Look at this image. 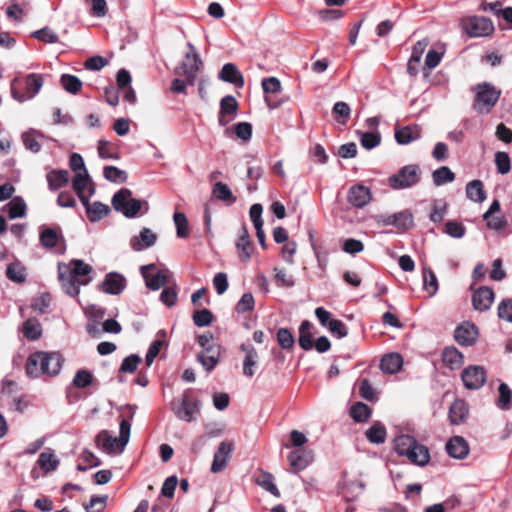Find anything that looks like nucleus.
Returning <instances> with one entry per match:
<instances>
[{
    "label": "nucleus",
    "instance_id": "nucleus-1",
    "mask_svg": "<svg viewBox=\"0 0 512 512\" xmlns=\"http://www.w3.org/2000/svg\"><path fill=\"white\" fill-rule=\"evenodd\" d=\"M63 363L64 357L59 352L36 351L28 356L25 372L29 378L53 377L60 373Z\"/></svg>",
    "mask_w": 512,
    "mask_h": 512
},
{
    "label": "nucleus",
    "instance_id": "nucleus-20",
    "mask_svg": "<svg viewBox=\"0 0 512 512\" xmlns=\"http://www.w3.org/2000/svg\"><path fill=\"white\" fill-rule=\"evenodd\" d=\"M126 278L117 272L106 274L101 287L102 290L110 295H119L126 287Z\"/></svg>",
    "mask_w": 512,
    "mask_h": 512
},
{
    "label": "nucleus",
    "instance_id": "nucleus-50",
    "mask_svg": "<svg viewBox=\"0 0 512 512\" xmlns=\"http://www.w3.org/2000/svg\"><path fill=\"white\" fill-rule=\"evenodd\" d=\"M499 397L497 406L501 410H509L512 402V390L506 383H501L498 387Z\"/></svg>",
    "mask_w": 512,
    "mask_h": 512
},
{
    "label": "nucleus",
    "instance_id": "nucleus-15",
    "mask_svg": "<svg viewBox=\"0 0 512 512\" xmlns=\"http://www.w3.org/2000/svg\"><path fill=\"white\" fill-rule=\"evenodd\" d=\"M72 187L81 202L82 199L90 198L95 193V187L88 172L75 174L72 181Z\"/></svg>",
    "mask_w": 512,
    "mask_h": 512
},
{
    "label": "nucleus",
    "instance_id": "nucleus-3",
    "mask_svg": "<svg viewBox=\"0 0 512 512\" xmlns=\"http://www.w3.org/2000/svg\"><path fill=\"white\" fill-rule=\"evenodd\" d=\"M115 211L123 214L126 218H136L142 211L146 214L149 210L147 201L138 200L133 197L132 191L128 188H121L111 200Z\"/></svg>",
    "mask_w": 512,
    "mask_h": 512
},
{
    "label": "nucleus",
    "instance_id": "nucleus-42",
    "mask_svg": "<svg viewBox=\"0 0 512 512\" xmlns=\"http://www.w3.org/2000/svg\"><path fill=\"white\" fill-rule=\"evenodd\" d=\"M6 277L15 283H23L26 280V269L19 262L10 263L6 269Z\"/></svg>",
    "mask_w": 512,
    "mask_h": 512
},
{
    "label": "nucleus",
    "instance_id": "nucleus-34",
    "mask_svg": "<svg viewBox=\"0 0 512 512\" xmlns=\"http://www.w3.org/2000/svg\"><path fill=\"white\" fill-rule=\"evenodd\" d=\"M463 360V354L455 347H446L442 352V361L451 370L460 368Z\"/></svg>",
    "mask_w": 512,
    "mask_h": 512
},
{
    "label": "nucleus",
    "instance_id": "nucleus-27",
    "mask_svg": "<svg viewBox=\"0 0 512 512\" xmlns=\"http://www.w3.org/2000/svg\"><path fill=\"white\" fill-rule=\"evenodd\" d=\"M157 235L149 228H143L139 236H134L130 240V246L134 251H143L155 244Z\"/></svg>",
    "mask_w": 512,
    "mask_h": 512
},
{
    "label": "nucleus",
    "instance_id": "nucleus-26",
    "mask_svg": "<svg viewBox=\"0 0 512 512\" xmlns=\"http://www.w3.org/2000/svg\"><path fill=\"white\" fill-rule=\"evenodd\" d=\"M89 199H82L81 203L85 207L86 215L90 222L100 221L109 214L110 208L108 205L99 201L90 203Z\"/></svg>",
    "mask_w": 512,
    "mask_h": 512
},
{
    "label": "nucleus",
    "instance_id": "nucleus-63",
    "mask_svg": "<svg viewBox=\"0 0 512 512\" xmlns=\"http://www.w3.org/2000/svg\"><path fill=\"white\" fill-rule=\"evenodd\" d=\"M498 317L512 323V299H504L499 303Z\"/></svg>",
    "mask_w": 512,
    "mask_h": 512
},
{
    "label": "nucleus",
    "instance_id": "nucleus-46",
    "mask_svg": "<svg viewBox=\"0 0 512 512\" xmlns=\"http://www.w3.org/2000/svg\"><path fill=\"white\" fill-rule=\"evenodd\" d=\"M60 83L66 92L73 95L78 94L83 85L82 81L77 76L71 74H62Z\"/></svg>",
    "mask_w": 512,
    "mask_h": 512
},
{
    "label": "nucleus",
    "instance_id": "nucleus-41",
    "mask_svg": "<svg viewBox=\"0 0 512 512\" xmlns=\"http://www.w3.org/2000/svg\"><path fill=\"white\" fill-rule=\"evenodd\" d=\"M37 463L45 473H50L57 469L59 460L56 458L53 451H49L42 452L38 457Z\"/></svg>",
    "mask_w": 512,
    "mask_h": 512
},
{
    "label": "nucleus",
    "instance_id": "nucleus-36",
    "mask_svg": "<svg viewBox=\"0 0 512 512\" xmlns=\"http://www.w3.org/2000/svg\"><path fill=\"white\" fill-rule=\"evenodd\" d=\"M468 415V408L464 401L455 400L449 409V419L454 425L464 422Z\"/></svg>",
    "mask_w": 512,
    "mask_h": 512
},
{
    "label": "nucleus",
    "instance_id": "nucleus-64",
    "mask_svg": "<svg viewBox=\"0 0 512 512\" xmlns=\"http://www.w3.org/2000/svg\"><path fill=\"white\" fill-rule=\"evenodd\" d=\"M107 496L93 495L90 499V503L85 506L87 512H101L107 503Z\"/></svg>",
    "mask_w": 512,
    "mask_h": 512
},
{
    "label": "nucleus",
    "instance_id": "nucleus-8",
    "mask_svg": "<svg viewBox=\"0 0 512 512\" xmlns=\"http://www.w3.org/2000/svg\"><path fill=\"white\" fill-rule=\"evenodd\" d=\"M187 47L190 51L185 54L184 61L176 68V73L180 76H185L187 84L193 86L196 82L197 74L203 66V62L193 44L188 42Z\"/></svg>",
    "mask_w": 512,
    "mask_h": 512
},
{
    "label": "nucleus",
    "instance_id": "nucleus-33",
    "mask_svg": "<svg viewBox=\"0 0 512 512\" xmlns=\"http://www.w3.org/2000/svg\"><path fill=\"white\" fill-rule=\"evenodd\" d=\"M365 436L367 440L372 444H383L386 441L387 430L385 425L380 421H375L366 430Z\"/></svg>",
    "mask_w": 512,
    "mask_h": 512
},
{
    "label": "nucleus",
    "instance_id": "nucleus-47",
    "mask_svg": "<svg viewBox=\"0 0 512 512\" xmlns=\"http://www.w3.org/2000/svg\"><path fill=\"white\" fill-rule=\"evenodd\" d=\"M62 267L66 268L67 272H70L76 279H79L80 276H86L92 271L90 265L79 259L71 260L68 265H62Z\"/></svg>",
    "mask_w": 512,
    "mask_h": 512
},
{
    "label": "nucleus",
    "instance_id": "nucleus-21",
    "mask_svg": "<svg viewBox=\"0 0 512 512\" xmlns=\"http://www.w3.org/2000/svg\"><path fill=\"white\" fill-rule=\"evenodd\" d=\"M155 264H149L141 267V274L145 280L146 287L150 290H158L167 283V276L162 271L151 274L155 270Z\"/></svg>",
    "mask_w": 512,
    "mask_h": 512
},
{
    "label": "nucleus",
    "instance_id": "nucleus-12",
    "mask_svg": "<svg viewBox=\"0 0 512 512\" xmlns=\"http://www.w3.org/2000/svg\"><path fill=\"white\" fill-rule=\"evenodd\" d=\"M199 401L191 399L188 393H185L182 397L181 405L174 409V413L182 421L192 422L196 420V414L199 413Z\"/></svg>",
    "mask_w": 512,
    "mask_h": 512
},
{
    "label": "nucleus",
    "instance_id": "nucleus-61",
    "mask_svg": "<svg viewBox=\"0 0 512 512\" xmlns=\"http://www.w3.org/2000/svg\"><path fill=\"white\" fill-rule=\"evenodd\" d=\"M446 210L447 204L445 202L435 201L429 215L430 220L434 223L441 222L446 215Z\"/></svg>",
    "mask_w": 512,
    "mask_h": 512
},
{
    "label": "nucleus",
    "instance_id": "nucleus-49",
    "mask_svg": "<svg viewBox=\"0 0 512 512\" xmlns=\"http://www.w3.org/2000/svg\"><path fill=\"white\" fill-rule=\"evenodd\" d=\"M423 288L430 296H434L438 291L437 277L429 267L423 268Z\"/></svg>",
    "mask_w": 512,
    "mask_h": 512
},
{
    "label": "nucleus",
    "instance_id": "nucleus-16",
    "mask_svg": "<svg viewBox=\"0 0 512 512\" xmlns=\"http://www.w3.org/2000/svg\"><path fill=\"white\" fill-rule=\"evenodd\" d=\"M381 222L384 225H392L399 230H408L414 225L413 215L409 210L381 216Z\"/></svg>",
    "mask_w": 512,
    "mask_h": 512
},
{
    "label": "nucleus",
    "instance_id": "nucleus-4",
    "mask_svg": "<svg viewBox=\"0 0 512 512\" xmlns=\"http://www.w3.org/2000/svg\"><path fill=\"white\" fill-rule=\"evenodd\" d=\"M131 423L128 419H123L119 425V437L112 436L109 431H100L96 438L95 443L99 449H102L108 454H112L117 450L122 453L124 447L128 444L130 439Z\"/></svg>",
    "mask_w": 512,
    "mask_h": 512
},
{
    "label": "nucleus",
    "instance_id": "nucleus-10",
    "mask_svg": "<svg viewBox=\"0 0 512 512\" xmlns=\"http://www.w3.org/2000/svg\"><path fill=\"white\" fill-rule=\"evenodd\" d=\"M461 379L467 389L477 390L485 384L487 373L484 367L479 365H471L462 371Z\"/></svg>",
    "mask_w": 512,
    "mask_h": 512
},
{
    "label": "nucleus",
    "instance_id": "nucleus-32",
    "mask_svg": "<svg viewBox=\"0 0 512 512\" xmlns=\"http://www.w3.org/2000/svg\"><path fill=\"white\" fill-rule=\"evenodd\" d=\"M403 365V358L399 353H388L380 361V368L384 373H397Z\"/></svg>",
    "mask_w": 512,
    "mask_h": 512
},
{
    "label": "nucleus",
    "instance_id": "nucleus-38",
    "mask_svg": "<svg viewBox=\"0 0 512 512\" xmlns=\"http://www.w3.org/2000/svg\"><path fill=\"white\" fill-rule=\"evenodd\" d=\"M43 137V134L33 129L24 132L21 136L25 148L33 153H38L41 150L39 139Z\"/></svg>",
    "mask_w": 512,
    "mask_h": 512
},
{
    "label": "nucleus",
    "instance_id": "nucleus-51",
    "mask_svg": "<svg viewBox=\"0 0 512 512\" xmlns=\"http://www.w3.org/2000/svg\"><path fill=\"white\" fill-rule=\"evenodd\" d=\"M381 143V135L376 131L360 133V144L363 148L371 150Z\"/></svg>",
    "mask_w": 512,
    "mask_h": 512
},
{
    "label": "nucleus",
    "instance_id": "nucleus-40",
    "mask_svg": "<svg viewBox=\"0 0 512 512\" xmlns=\"http://www.w3.org/2000/svg\"><path fill=\"white\" fill-rule=\"evenodd\" d=\"M432 180L435 186H442L455 180V173L448 166H441L432 172Z\"/></svg>",
    "mask_w": 512,
    "mask_h": 512
},
{
    "label": "nucleus",
    "instance_id": "nucleus-6",
    "mask_svg": "<svg viewBox=\"0 0 512 512\" xmlns=\"http://www.w3.org/2000/svg\"><path fill=\"white\" fill-rule=\"evenodd\" d=\"M43 83V76L37 73H30L23 79L14 78L11 82V95L18 102H25L39 93Z\"/></svg>",
    "mask_w": 512,
    "mask_h": 512
},
{
    "label": "nucleus",
    "instance_id": "nucleus-28",
    "mask_svg": "<svg viewBox=\"0 0 512 512\" xmlns=\"http://www.w3.org/2000/svg\"><path fill=\"white\" fill-rule=\"evenodd\" d=\"M240 350L245 352L243 359V374L252 377L255 374L254 368L258 363V353L251 344H241Z\"/></svg>",
    "mask_w": 512,
    "mask_h": 512
},
{
    "label": "nucleus",
    "instance_id": "nucleus-35",
    "mask_svg": "<svg viewBox=\"0 0 512 512\" xmlns=\"http://www.w3.org/2000/svg\"><path fill=\"white\" fill-rule=\"evenodd\" d=\"M61 237V229L51 228V227H43L40 231V243L46 249H52L56 247L59 238Z\"/></svg>",
    "mask_w": 512,
    "mask_h": 512
},
{
    "label": "nucleus",
    "instance_id": "nucleus-43",
    "mask_svg": "<svg viewBox=\"0 0 512 512\" xmlns=\"http://www.w3.org/2000/svg\"><path fill=\"white\" fill-rule=\"evenodd\" d=\"M103 176L107 181L117 184L125 183L128 179V174L126 171L112 165L104 167Z\"/></svg>",
    "mask_w": 512,
    "mask_h": 512
},
{
    "label": "nucleus",
    "instance_id": "nucleus-17",
    "mask_svg": "<svg viewBox=\"0 0 512 512\" xmlns=\"http://www.w3.org/2000/svg\"><path fill=\"white\" fill-rule=\"evenodd\" d=\"M494 298V291L487 286H482L478 288L473 294V307L479 312H485L490 309L494 302Z\"/></svg>",
    "mask_w": 512,
    "mask_h": 512
},
{
    "label": "nucleus",
    "instance_id": "nucleus-58",
    "mask_svg": "<svg viewBox=\"0 0 512 512\" xmlns=\"http://www.w3.org/2000/svg\"><path fill=\"white\" fill-rule=\"evenodd\" d=\"M275 271V283L278 287H292L295 285L293 276L288 274L284 269L274 268Z\"/></svg>",
    "mask_w": 512,
    "mask_h": 512
},
{
    "label": "nucleus",
    "instance_id": "nucleus-39",
    "mask_svg": "<svg viewBox=\"0 0 512 512\" xmlns=\"http://www.w3.org/2000/svg\"><path fill=\"white\" fill-rule=\"evenodd\" d=\"M212 195L223 202L233 204L236 197L233 195L229 186L223 182H216L212 188Z\"/></svg>",
    "mask_w": 512,
    "mask_h": 512
},
{
    "label": "nucleus",
    "instance_id": "nucleus-7",
    "mask_svg": "<svg viewBox=\"0 0 512 512\" xmlns=\"http://www.w3.org/2000/svg\"><path fill=\"white\" fill-rule=\"evenodd\" d=\"M421 175L422 171L418 164L405 165L387 178V184L393 190L408 189L420 182Z\"/></svg>",
    "mask_w": 512,
    "mask_h": 512
},
{
    "label": "nucleus",
    "instance_id": "nucleus-24",
    "mask_svg": "<svg viewBox=\"0 0 512 512\" xmlns=\"http://www.w3.org/2000/svg\"><path fill=\"white\" fill-rule=\"evenodd\" d=\"M448 455L455 459H464L469 454V444L462 436L451 437L445 446Z\"/></svg>",
    "mask_w": 512,
    "mask_h": 512
},
{
    "label": "nucleus",
    "instance_id": "nucleus-59",
    "mask_svg": "<svg viewBox=\"0 0 512 512\" xmlns=\"http://www.w3.org/2000/svg\"><path fill=\"white\" fill-rule=\"evenodd\" d=\"M32 37L49 44L58 42V35L49 27L34 31Z\"/></svg>",
    "mask_w": 512,
    "mask_h": 512
},
{
    "label": "nucleus",
    "instance_id": "nucleus-53",
    "mask_svg": "<svg viewBox=\"0 0 512 512\" xmlns=\"http://www.w3.org/2000/svg\"><path fill=\"white\" fill-rule=\"evenodd\" d=\"M276 339L282 349L290 350L294 347V336L287 328L278 329Z\"/></svg>",
    "mask_w": 512,
    "mask_h": 512
},
{
    "label": "nucleus",
    "instance_id": "nucleus-57",
    "mask_svg": "<svg viewBox=\"0 0 512 512\" xmlns=\"http://www.w3.org/2000/svg\"><path fill=\"white\" fill-rule=\"evenodd\" d=\"M359 394L367 401L373 402L377 400L376 392L370 381L366 378L359 381Z\"/></svg>",
    "mask_w": 512,
    "mask_h": 512
},
{
    "label": "nucleus",
    "instance_id": "nucleus-31",
    "mask_svg": "<svg viewBox=\"0 0 512 512\" xmlns=\"http://www.w3.org/2000/svg\"><path fill=\"white\" fill-rule=\"evenodd\" d=\"M46 180L49 190L56 191L68 183L69 172L65 169H51L46 174Z\"/></svg>",
    "mask_w": 512,
    "mask_h": 512
},
{
    "label": "nucleus",
    "instance_id": "nucleus-9",
    "mask_svg": "<svg viewBox=\"0 0 512 512\" xmlns=\"http://www.w3.org/2000/svg\"><path fill=\"white\" fill-rule=\"evenodd\" d=\"M463 29L470 37H482L494 30L492 21L483 16H472L463 21Z\"/></svg>",
    "mask_w": 512,
    "mask_h": 512
},
{
    "label": "nucleus",
    "instance_id": "nucleus-55",
    "mask_svg": "<svg viewBox=\"0 0 512 512\" xmlns=\"http://www.w3.org/2000/svg\"><path fill=\"white\" fill-rule=\"evenodd\" d=\"M192 318L197 327H206L212 323L213 314L209 309L204 308L194 311Z\"/></svg>",
    "mask_w": 512,
    "mask_h": 512
},
{
    "label": "nucleus",
    "instance_id": "nucleus-56",
    "mask_svg": "<svg viewBox=\"0 0 512 512\" xmlns=\"http://www.w3.org/2000/svg\"><path fill=\"white\" fill-rule=\"evenodd\" d=\"M174 224L176 226V234L179 238H185L188 235V220L184 213L175 212L173 215Z\"/></svg>",
    "mask_w": 512,
    "mask_h": 512
},
{
    "label": "nucleus",
    "instance_id": "nucleus-19",
    "mask_svg": "<svg viewBox=\"0 0 512 512\" xmlns=\"http://www.w3.org/2000/svg\"><path fill=\"white\" fill-rule=\"evenodd\" d=\"M233 450L232 443L227 441H222L213 457V462L211 465L212 473H219L223 471L227 465V462L230 458L231 452Z\"/></svg>",
    "mask_w": 512,
    "mask_h": 512
},
{
    "label": "nucleus",
    "instance_id": "nucleus-5",
    "mask_svg": "<svg viewBox=\"0 0 512 512\" xmlns=\"http://www.w3.org/2000/svg\"><path fill=\"white\" fill-rule=\"evenodd\" d=\"M474 92L473 109L478 114H488L497 104L501 90L489 82H481L471 88Z\"/></svg>",
    "mask_w": 512,
    "mask_h": 512
},
{
    "label": "nucleus",
    "instance_id": "nucleus-37",
    "mask_svg": "<svg viewBox=\"0 0 512 512\" xmlns=\"http://www.w3.org/2000/svg\"><path fill=\"white\" fill-rule=\"evenodd\" d=\"M466 196L469 200L482 203L486 199V193L481 180L475 179L467 183Z\"/></svg>",
    "mask_w": 512,
    "mask_h": 512
},
{
    "label": "nucleus",
    "instance_id": "nucleus-2",
    "mask_svg": "<svg viewBox=\"0 0 512 512\" xmlns=\"http://www.w3.org/2000/svg\"><path fill=\"white\" fill-rule=\"evenodd\" d=\"M394 450L400 456H406L411 463L425 466L430 460L427 447L418 444L410 435L401 434L394 439Z\"/></svg>",
    "mask_w": 512,
    "mask_h": 512
},
{
    "label": "nucleus",
    "instance_id": "nucleus-29",
    "mask_svg": "<svg viewBox=\"0 0 512 512\" xmlns=\"http://www.w3.org/2000/svg\"><path fill=\"white\" fill-rule=\"evenodd\" d=\"M421 129L415 126H404L395 129V140L399 145H407L420 139Z\"/></svg>",
    "mask_w": 512,
    "mask_h": 512
},
{
    "label": "nucleus",
    "instance_id": "nucleus-25",
    "mask_svg": "<svg viewBox=\"0 0 512 512\" xmlns=\"http://www.w3.org/2000/svg\"><path fill=\"white\" fill-rule=\"evenodd\" d=\"M236 248L239 254V258L242 262L250 261L252 256L253 244L249 236L247 227L245 225H242L239 231V237L236 242Z\"/></svg>",
    "mask_w": 512,
    "mask_h": 512
},
{
    "label": "nucleus",
    "instance_id": "nucleus-14",
    "mask_svg": "<svg viewBox=\"0 0 512 512\" xmlns=\"http://www.w3.org/2000/svg\"><path fill=\"white\" fill-rule=\"evenodd\" d=\"M478 337V328L474 323L464 322L456 327L454 331V338L461 346L473 345Z\"/></svg>",
    "mask_w": 512,
    "mask_h": 512
},
{
    "label": "nucleus",
    "instance_id": "nucleus-30",
    "mask_svg": "<svg viewBox=\"0 0 512 512\" xmlns=\"http://www.w3.org/2000/svg\"><path fill=\"white\" fill-rule=\"evenodd\" d=\"M219 78L222 81L234 84L237 87H242L244 85L243 76L236 65L233 63H226L222 67L219 73Z\"/></svg>",
    "mask_w": 512,
    "mask_h": 512
},
{
    "label": "nucleus",
    "instance_id": "nucleus-13",
    "mask_svg": "<svg viewBox=\"0 0 512 512\" xmlns=\"http://www.w3.org/2000/svg\"><path fill=\"white\" fill-rule=\"evenodd\" d=\"M372 193L370 188L363 184L352 185L347 194V201L355 208H363L370 203Z\"/></svg>",
    "mask_w": 512,
    "mask_h": 512
},
{
    "label": "nucleus",
    "instance_id": "nucleus-44",
    "mask_svg": "<svg viewBox=\"0 0 512 512\" xmlns=\"http://www.w3.org/2000/svg\"><path fill=\"white\" fill-rule=\"evenodd\" d=\"M371 414V408L363 402H357L350 408V416L353 418L355 422L358 423L367 421L370 418Z\"/></svg>",
    "mask_w": 512,
    "mask_h": 512
},
{
    "label": "nucleus",
    "instance_id": "nucleus-23",
    "mask_svg": "<svg viewBox=\"0 0 512 512\" xmlns=\"http://www.w3.org/2000/svg\"><path fill=\"white\" fill-rule=\"evenodd\" d=\"M289 464L294 473L304 470L312 461L313 453L302 448L295 449L288 456Z\"/></svg>",
    "mask_w": 512,
    "mask_h": 512
},
{
    "label": "nucleus",
    "instance_id": "nucleus-62",
    "mask_svg": "<svg viewBox=\"0 0 512 512\" xmlns=\"http://www.w3.org/2000/svg\"><path fill=\"white\" fill-rule=\"evenodd\" d=\"M332 113L341 118L340 122L346 124L351 115V109L346 102H336L332 108Z\"/></svg>",
    "mask_w": 512,
    "mask_h": 512
},
{
    "label": "nucleus",
    "instance_id": "nucleus-52",
    "mask_svg": "<svg viewBox=\"0 0 512 512\" xmlns=\"http://www.w3.org/2000/svg\"><path fill=\"white\" fill-rule=\"evenodd\" d=\"M93 375L87 369L78 370L72 380V385L76 388H86L92 384Z\"/></svg>",
    "mask_w": 512,
    "mask_h": 512
},
{
    "label": "nucleus",
    "instance_id": "nucleus-60",
    "mask_svg": "<svg viewBox=\"0 0 512 512\" xmlns=\"http://www.w3.org/2000/svg\"><path fill=\"white\" fill-rule=\"evenodd\" d=\"M495 164L500 174H507L511 169L510 157L506 152H497L495 154Z\"/></svg>",
    "mask_w": 512,
    "mask_h": 512
},
{
    "label": "nucleus",
    "instance_id": "nucleus-45",
    "mask_svg": "<svg viewBox=\"0 0 512 512\" xmlns=\"http://www.w3.org/2000/svg\"><path fill=\"white\" fill-rule=\"evenodd\" d=\"M10 219L21 218L26 214V203L21 197H15L5 205Z\"/></svg>",
    "mask_w": 512,
    "mask_h": 512
},
{
    "label": "nucleus",
    "instance_id": "nucleus-22",
    "mask_svg": "<svg viewBox=\"0 0 512 512\" xmlns=\"http://www.w3.org/2000/svg\"><path fill=\"white\" fill-rule=\"evenodd\" d=\"M237 110L238 103L232 95L223 97L220 101L219 125L226 126L235 117Z\"/></svg>",
    "mask_w": 512,
    "mask_h": 512
},
{
    "label": "nucleus",
    "instance_id": "nucleus-11",
    "mask_svg": "<svg viewBox=\"0 0 512 512\" xmlns=\"http://www.w3.org/2000/svg\"><path fill=\"white\" fill-rule=\"evenodd\" d=\"M58 278L61 283L62 289L69 296L75 297L80 293V286L87 285L90 280L76 279L66 268L62 265L58 266Z\"/></svg>",
    "mask_w": 512,
    "mask_h": 512
},
{
    "label": "nucleus",
    "instance_id": "nucleus-54",
    "mask_svg": "<svg viewBox=\"0 0 512 512\" xmlns=\"http://www.w3.org/2000/svg\"><path fill=\"white\" fill-rule=\"evenodd\" d=\"M444 232L452 238H462L466 233V227L459 221L448 220L445 223Z\"/></svg>",
    "mask_w": 512,
    "mask_h": 512
},
{
    "label": "nucleus",
    "instance_id": "nucleus-48",
    "mask_svg": "<svg viewBox=\"0 0 512 512\" xmlns=\"http://www.w3.org/2000/svg\"><path fill=\"white\" fill-rule=\"evenodd\" d=\"M23 334L29 340H37L42 334L40 322L35 318L27 319L23 324Z\"/></svg>",
    "mask_w": 512,
    "mask_h": 512
},
{
    "label": "nucleus",
    "instance_id": "nucleus-18",
    "mask_svg": "<svg viewBox=\"0 0 512 512\" xmlns=\"http://www.w3.org/2000/svg\"><path fill=\"white\" fill-rule=\"evenodd\" d=\"M222 347L219 344L209 345L204 351L197 355V360L207 372L212 371L219 362Z\"/></svg>",
    "mask_w": 512,
    "mask_h": 512
}]
</instances>
